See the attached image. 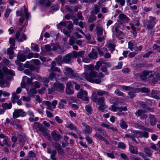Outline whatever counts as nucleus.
Masks as SVG:
<instances>
[{"label": "nucleus", "mask_w": 160, "mask_h": 160, "mask_svg": "<svg viewBox=\"0 0 160 160\" xmlns=\"http://www.w3.org/2000/svg\"><path fill=\"white\" fill-rule=\"evenodd\" d=\"M82 77L87 80L89 81L88 78L91 79H93V78L97 77L98 76V74L97 72L92 71L89 74L87 73H84L82 74Z\"/></svg>", "instance_id": "nucleus-1"}, {"label": "nucleus", "mask_w": 160, "mask_h": 160, "mask_svg": "<svg viewBox=\"0 0 160 160\" xmlns=\"http://www.w3.org/2000/svg\"><path fill=\"white\" fill-rule=\"evenodd\" d=\"M118 22L122 24L124 23H128L130 19L126 15L123 13H120L118 15Z\"/></svg>", "instance_id": "nucleus-2"}, {"label": "nucleus", "mask_w": 160, "mask_h": 160, "mask_svg": "<svg viewBox=\"0 0 160 160\" xmlns=\"http://www.w3.org/2000/svg\"><path fill=\"white\" fill-rule=\"evenodd\" d=\"M88 93L85 90L81 89L77 94V97L84 101H88L89 98L87 96Z\"/></svg>", "instance_id": "nucleus-3"}, {"label": "nucleus", "mask_w": 160, "mask_h": 160, "mask_svg": "<svg viewBox=\"0 0 160 160\" xmlns=\"http://www.w3.org/2000/svg\"><path fill=\"white\" fill-rule=\"evenodd\" d=\"M152 20H147L146 21L145 23V26L148 29H153L156 23L154 21L156 18L154 17L152 18Z\"/></svg>", "instance_id": "nucleus-4"}, {"label": "nucleus", "mask_w": 160, "mask_h": 160, "mask_svg": "<svg viewBox=\"0 0 160 160\" xmlns=\"http://www.w3.org/2000/svg\"><path fill=\"white\" fill-rule=\"evenodd\" d=\"M65 71L68 75V77L70 78L77 77V75L74 72V71L70 67H65L64 68Z\"/></svg>", "instance_id": "nucleus-5"}, {"label": "nucleus", "mask_w": 160, "mask_h": 160, "mask_svg": "<svg viewBox=\"0 0 160 160\" xmlns=\"http://www.w3.org/2000/svg\"><path fill=\"white\" fill-rule=\"evenodd\" d=\"M92 100L95 103H97L98 105H101L104 103V98L102 97L98 98L97 96H93Z\"/></svg>", "instance_id": "nucleus-6"}, {"label": "nucleus", "mask_w": 160, "mask_h": 160, "mask_svg": "<svg viewBox=\"0 0 160 160\" xmlns=\"http://www.w3.org/2000/svg\"><path fill=\"white\" fill-rule=\"evenodd\" d=\"M82 125L85 127V129L83 130V132L86 134H90L92 131V128L88 125L85 122H83L82 123Z\"/></svg>", "instance_id": "nucleus-7"}, {"label": "nucleus", "mask_w": 160, "mask_h": 160, "mask_svg": "<svg viewBox=\"0 0 160 160\" xmlns=\"http://www.w3.org/2000/svg\"><path fill=\"white\" fill-rule=\"evenodd\" d=\"M73 58V55L72 53H69L65 55L62 58V63H69L71 61Z\"/></svg>", "instance_id": "nucleus-8"}, {"label": "nucleus", "mask_w": 160, "mask_h": 160, "mask_svg": "<svg viewBox=\"0 0 160 160\" xmlns=\"http://www.w3.org/2000/svg\"><path fill=\"white\" fill-rule=\"evenodd\" d=\"M42 133L43 136L48 139L50 138V136L48 133V130L46 128L43 127V128L40 131Z\"/></svg>", "instance_id": "nucleus-9"}, {"label": "nucleus", "mask_w": 160, "mask_h": 160, "mask_svg": "<svg viewBox=\"0 0 160 160\" xmlns=\"http://www.w3.org/2000/svg\"><path fill=\"white\" fill-rule=\"evenodd\" d=\"M51 135L55 141H57L59 140L62 138L60 134L57 133L55 131L52 132Z\"/></svg>", "instance_id": "nucleus-10"}, {"label": "nucleus", "mask_w": 160, "mask_h": 160, "mask_svg": "<svg viewBox=\"0 0 160 160\" xmlns=\"http://www.w3.org/2000/svg\"><path fill=\"white\" fill-rule=\"evenodd\" d=\"M53 86L58 91H63L64 89L63 85L61 83H55Z\"/></svg>", "instance_id": "nucleus-11"}, {"label": "nucleus", "mask_w": 160, "mask_h": 160, "mask_svg": "<svg viewBox=\"0 0 160 160\" xmlns=\"http://www.w3.org/2000/svg\"><path fill=\"white\" fill-rule=\"evenodd\" d=\"M22 111V110L21 109H15L13 113V118L15 119L20 116V114Z\"/></svg>", "instance_id": "nucleus-12"}, {"label": "nucleus", "mask_w": 160, "mask_h": 160, "mask_svg": "<svg viewBox=\"0 0 160 160\" xmlns=\"http://www.w3.org/2000/svg\"><path fill=\"white\" fill-rule=\"evenodd\" d=\"M143 151L146 156L148 157H151L152 155V152L151 149L148 147L144 148Z\"/></svg>", "instance_id": "nucleus-13"}, {"label": "nucleus", "mask_w": 160, "mask_h": 160, "mask_svg": "<svg viewBox=\"0 0 160 160\" xmlns=\"http://www.w3.org/2000/svg\"><path fill=\"white\" fill-rule=\"evenodd\" d=\"M3 69L5 74L12 76L14 75V72L12 70H8L6 67H4Z\"/></svg>", "instance_id": "nucleus-14"}, {"label": "nucleus", "mask_w": 160, "mask_h": 160, "mask_svg": "<svg viewBox=\"0 0 160 160\" xmlns=\"http://www.w3.org/2000/svg\"><path fill=\"white\" fill-rule=\"evenodd\" d=\"M18 138L21 144L22 145H24L26 140L25 135L23 134H19L18 135Z\"/></svg>", "instance_id": "nucleus-15"}, {"label": "nucleus", "mask_w": 160, "mask_h": 160, "mask_svg": "<svg viewBox=\"0 0 160 160\" xmlns=\"http://www.w3.org/2000/svg\"><path fill=\"white\" fill-rule=\"evenodd\" d=\"M84 53V51H80L79 52L73 51L72 55H73V57L75 58L79 57L83 58Z\"/></svg>", "instance_id": "nucleus-16"}, {"label": "nucleus", "mask_w": 160, "mask_h": 160, "mask_svg": "<svg viewBox=\"0 0 160 160\" xmlns=\"http://www.w3.org/2000/svg\"><path fill=\"white\" fill-rule=\"evenodd\" d=\"M150 118V123L152 125H154L156 123V120L153 115H149Z\"/></svg>", "instance_id": "nucleus-17"}, {"label": "nucleus", "mask_w": 160, "mask_h": 160, "mask_svg": "<svg viewBox=\"0 0 160 160\" xmlns=\"http://www.w3.org/2000/svg\"><path fill=\"white\" fill-rule=\"evenodd\" d=\"M33 127L35 129L38 130L40 131L43 128V126L42 124H40L38 122H37L33 124Z\"/></svg>", "instance_id": "nucleus-18"}, {"label": "nucleus", "mask_w": 160, "mask_h": 160, "mask_svg": "<svg viewBox=\"0 0 160 160\" xmlns=\"http://www.w3.org/2000/svg\"><path fill=\"white\" fill-rule=\"evenodd\" d=\"M100 7L97 5H95L94 9L91 12V14H97L100 12Z\"/></svg>", "instance_id": "nucleus-19"}, {"label": "nucleus", "mask_w": 160, "mask_h": 160, "mask_svg": "<svg viewBox=\"0 0 160 160\" xmlns=\"http://www.w3.org/2000/svg\"><path fill=\"white\" fill-rule=\"evenodd\" d=\"M96 34L98 36H101L102 34L103 28L102 27L97 26L96 27Z\"/></svg>", "instance_id": "nucleus-20"}, {"label": "nucleus", "mask_w": 160, "mask_h": 160, "mask_svg": "<svg viewBox=\"0 0 160 160\" xmlns=\"http://www.w3.org/2000/svg\"><path fill=\"white\" fill-rule=\"evenodd\" d=\"M129 150L130 152L133 154H137L138 150L137 148H135L132 145H131L129 146Z\"/></svg>", "instance_id": "nucleus-21"}, {"label": "nucleus", "mask_w": 160, "mask_h": 160, "mask_svg": "<svg viewBox=\"0 0 160 160\" xmlns=\"http://www.w3.org/2000/svg\"><path fill=\"white\" fill-rule=\"evenodd\" d=\"M97 93L100 96H102L103 95L107 96L109 95V94L108 92L103 90H98L97 91Z\"/></svg>", "instance_id": "nucleus-22"}, {"label": "nucleus", "mask_w": 160, "mask_h": 160, "mask_svg": "<svg viewBox=\"0 0 160 160\" xmlns=\"http://www.w3.org/2000/svg\"><path fill=\"white\" fill-rule=\"evenodd\" d=\"M37 91L36 88H33L30 89L29 92V94L30 97H34V94L37 93Z\"/></svg>", "instance_id": "nucleus-23"}, {"label": "nucleus", "mask_w": 160, "mask_h": 160, "mask_svg": "<svg viewBox=\"0 0 160 160\" xmlns=\"http://www.w3.org/2000/svg\"><path fill=\"white\" fill-rule=\"evenodd\" d=\"M72 86H67L66 92L68 94H72L74 93V91L72 89Z\"/></svg>", "instance_id": "nucleus-24"}, {"label": "nucleus", "mask_w": 160, "mask_h": 160, "mask_svg": "<svg viewBox=\"0 0 160 160\" xmlns=\"http://www.w3.org/2000/svg\"><path fill=\"white\" fill-rule=\"evenodd\" d=\"M19 98V96L15 93L14 92L12 94V97L11 98V101L13 103H15L16 102V100L18 99Z\"/></svg>", "instance_id": "nucleus-25"}, {"label": "nucleus", "mask_w": 160, "mask_h": 160, "mask_svg": "<svg viewBox=\"0 0 160 160\" xmlns=\"http://www.w3.org/2000/svg\"><path fill=\"white\" fill-rule=\"evenodd\" d=\"M48 71L50 72H53L54 71L58 72H61V70L59 68L54 67H51L50 69H49Z\"/></svg>", "instance_id": "nucleus-26"}, {"label": "nucleus", "mask_w": 160, "mask_h": 160, "mask_svg": "<svg viewBox=\"0 0 160 160\" xmlns=\"http://www.w3.org/2000/svg\"><path fill=\"white\" fill-rule=\"evenodd\" d=\"M2 106L5 109H10L12 107V104L11 103H3L2 104Z\"/></svg>", "instance_id": "nucleus-27"}, {"label": "nucleus", "mask_w": 160, "mask_h": 160, "mask_svg": "<svg viewBox=\"0 0 160 160\" xmlns=\"http://www.w3.org/2000/svg\"><path fill=\"white\" fill-rule=\"evenodd\" d=\"M95 130H97L100 133L102 134V135L106 137L107 136V134L105 131L102 129L101 128H95Z\"/></svg>", "instance_id": "nucleus-28"}, {"label": "nucleus", "mask_w": 160, "mask_h": 160, "mask_svg": "<svg viewBox=\"0 0 160 160\" xmlns=\"http://www.w3.org/2000/svg\"><path fill=\"white\" fill-rule=\"evenodd\" d=\"M137 127L138 128L142 130L146 131L148 132H151V129L148 128H145L144 126L140 125V124H137Z\"/></svg>", "instance_id": "nucleus-29"}, {"label": "nucleus", "mask_w": 160, "mask_h": 160, "mask_svg": "<svg viewBox=\"0 0 160 160\" xmlns=\"http://www.w3.org/2000/svg\"><path fill=\"white\" fill-rule=\"evenodd\" d=\"M88 80L89 82L92 83H95L97 84H99L101 82V79L99 78L93 79H91L88 78Z\"/></svg>", "instance_id": "nucleus-30"}, {"label": "nucleus", "mask_w": 160, "mask_h": 160, "mask_svg": "<svg viewBox=\"0 0 160 160\" xmlns=\"http://www.w3.org/2000/svg\"><path fill=\"white\" fill-rule=\"evenodd\" d=\"M55 60L58 65H61L62 63V56L59 55L55 58Z\"/></svg>", "instance_id": "nucleus-31"}, {"label": "nucleus", "mask_w": 160, "mask_h": 160, "mask_svg": "<svg viewBox=\"0 0 160 160\" xmlns=\"http://www.w3.org/2000/svg\"><path fill=\"white\" fill-rule=\"evenodd\" d=\"M120 124V127L123 129H126L127 128L128 125L127 123L124 121L121 120Z\"/></svg>", "instance_id": "nucleus-32"}, {"label": "nucleus", "mask_w": 160, "mask_h": 160, "mask_svg": "<svg viewBox=\"0 0 160 160\" xmlns=\"http://www.w3.org/2000/svg\"><path fill=\"white\" fill-rule=\"evenodd\" d=\"M48 78L46 77H44L42 79V82L43 83L44 86L47 87L48 86V83L49 82V80Z\"/></svg>", "instance_id": "nucleus-33"}, {"label": "nucleus", "mask_w": 160, "mask_h": 160, "mask_svg": "<svg viewBox=\"0 0 160 160\" xmlns=\"http://www.w3.org/2000/svg\"><path fill=\"white\" fill-rule=\"evenodd\" d=\"M146 112V111L143 110H138L137 111L135 112V115L138 117H141L142 114Z\"/></svg>", "instance_id": "nucleus-34"}, {"label": "nucleus", "mask_w": 160, "mask_h": 160, "mask_svg": "<svg viewBox=\"0 0 160 160\" xmlns=\"http://www.w3.org/2000/svg\"><path fill=\"white\" fill-rule=\"evenodd\" d=\"M157 91L155 90H152L151 93V96L152 97L156 99H160L159 96L157 95Z\"/></svg>", "instance_id": "nucleus-35"}, {"label": "nucleus", "mask_w": 160, "mask_h": 160, "mask_svg": "<svg viewBox=\"0 0 160 160\" xmlns=\"http://www.w3.org/2000/svg\"><path fill=\"white\" fill-rule=\"evenodd\" d=\"M66 127L69 128L71 130L76 131L77 130L76 126L72 123L66 126Z\"/></svg>", "instance_id": "nucleus-36"}, {"label": "nucleus", "mask_w": 160, "mask_h": 160, "mask_svg": "<svg viewBox=\"0 0 160 160\" xmlns=\"http://www.w3.org/2000/svg\"><path fill=\"white\" fill-rule=\"evenodd\" d=\"M15 49V47L13 48L12 46H10V48L7 50V53L9 55H12L14 52L13 50Z\"/></svg>", "instance_id": "nucleus-37"}, {"label": "nucleus", "mask_w": 160, "mask_h": 160, "mask_svg": "<svg viewBox=\"0 0 160 160\" xmlns=\"http://www.w3.org/2000/svg\"><path fill=\"white\" fill-rule=\"evenodd\" d=\"M139 91L142 92L149 93L150 92V90L148 88L143 87L139 89Z\"/></svg>", "instance_id": "nucleus-38"}, {"label": "nucleus", "mask_w": 160, "mask_h": 160, "mask_svg": "<svg viewBox=\"0 0 160 160\" xmlns=\"http://www.w3.org/2000/svg\"><path fill=\"white\" fill-rule=\"evenodd\" d=\"M89 17L88 19V22L89 23H91L93 22V21H95L96 18V16L95 15L93 14H92Z\"/></svg>", "instance_id": "nucleus-39"}, {"label": "nucleus", "mask_w": 160, "mask_h": 160, "mask_svg": "<svg viewBox=\"0 0 160 160\" xmlns=\"http://www.w3.org/2000/svg\"><path fill=\"white\" fill-rule=\"evenodd\" d=\"M88 56L92 59H95L97 57V53L96 52H91L88 54Z\"/></svg>", "instance_id": "nucleus-40"}, {"label": "nucleus", "mask_w": 160, "mask_h": 160, "mask_svg": "<svg viewBox=\"0 0 160 160\" xmlns=\"http://www.w3.org/2000/svg\"><path fill=\"white\" fill-rule=\"evenodd\" d=\"M18 59L20 61L23 62L25 61L26 58L25 55L22 54H21L18 56Z\"/></svg>", "instance_id": "nucleus-41"}, {"label": "nucleus", "mask_w": 160, "mask_h": 160, "mask_svg": "<svg viewBox=\"0 0 160 160\" xmlns=\"http://www.w3.org/2000/svg\"><path fill=\"white\" fill-rule=\"evenodd\" d=\"M71 100V102H76V103H79L80 102L79 100L76 97H70L69 99Z\"/></svg>", "instance_id": "nucleus-42"}, {"label": "nucleus", "mask_w": 160, "mask_h": 160, "mask_svg": "<svg viewBox=\"0 0 160 160\" xmlns=\"http://www.w3.org/2000/svg\"><path fill=\"white\" fill-rule=\"evenodd\" d=\"M113 103L115 105H118L119 104H121V100L118 98H115L113 99Z\"/></svg>", "instance_id": "nucleus-43"}, {"label": "nucleus", "mask_w": 160, "mask_h": 160, "mask_svg": "<svg viewBox=\"0 0 160 160\" xmlns=\"http://www.w3.org/2000/svg\"><path fill=\"white\" fill-rule=\"evenodd\" d=\"M66 101L65 100H61L59 102L58 108L60 109L63 108L64 107V103H66Z\"/></svg>", "instance_id": "nucleus-44"}, {"label": "nucleus", "mask_w": 160, "mask_h": 160, "mask_svg": "<svg viewBox=\"0 0 160 160\" xmlns=\"http://www.w3.org/2000/svg\"><path fill=\"white\" fill-rule=\"evenodd\" d=\"M59 8L58 6L56 5L54 6H52L50 9V12H55L58 10Z\"/></svg>", "instance_id": "nucleus-45"}, {"label": "nucleus", "mask_w": 160, "mask_h": 160, "mask_svg": "<svg viewBox=\"0 0 160 160\" xmlns=\"http://www.w3.org/2000/svg\"><path fill=\"white\" fill-rule=\"evenodd\" d=\"M20 34V32L18 31L16 32L15 34V38L17 41L19 42H22V40L21 38H19Z\"/></svg>", "instance_id": "nucleus-46"}, {"label": "nucleus", "mask_w": 160, "mask_h": 160, "mask_svg": "<svg viewBox=\"0 0 160 160\" xmlns=\"http://www.w3.org/2000/svg\"><path fill=\"white\" fill-rule=\"evenodd\" d=\"M52 154L50 156L52 160H56V158L55 157V156L57 153L56 150L54 149L53 150L52 152Z\"/></svg>", "instance_id": "nucleus-47"}, {"label": "nucleus", "mask_w": 160, "mask_h": 160, "mask_svg": "<svg viewBox=\"0 0 160 160\" xmlns=\"http://www.w3.org/2000/svg\"><path fill=\"white\" fill-rule=\"evenodd\" d=\"M85 108L87 112L90 114H91L92 109L91 106L89 105H87L85 106Z\"/></svg>", "instance_id": "nucleus-48"}, {"label": "nucleus", "mask_w": 160, "mask_h": 160, "mask_svg": "<svg viewBox=\"0 0 160 160\" xmlns=\"http://www.w3.org/2000/svg\"><path fill=\"white\" fill-rule=\"evenodd\" d=\"M28 154L29 155L28 157L31 158H33L34 159H37V158H36V155L35 153H34V152H33V151H29L28 152Z\"/></svg>", "instance_id": "nucleus-49"}, {"label": "nucleus", "mask_w": 160, "mask_h": 160, "mask_svg": "<svg viewBox=\"0 0 160 160\" xmlns=\"http://www.w3.org/2000/svg\"><path fill=\"white\" fill-rule=\"evenodd\" d=\"M71 31L69 30L64 29L63 30V33L67 37H70L71 35Z\"/></svg>", "instance_id": "nucleus-50"}, {"label": "nucleus", "mask_w": 160, "mask_h": 160, "mask_svg": "<svg viewBox=\"0 0 160 160\" xmlns=\"http://www.w3.org/2000/svg\"><path fill=\"white\" fill-rule=\"evenodd\" d=\"M9 43L11 44L10 46H12V47H13V48L15 47V39L12 38H11L9 39Z\"/></svg>", "instance_id": "nucleus-51"}, {"label": "nucleus", "mask_w": 160, "mask_h": 160, "mask_svg": "<svg viewBox=\"0 0 160 160\" xmlns=\"http://www.w3.org/2000/svg\"><path fill=\"white\" fill-rule=\"evenodd\" d=\"M116 36L118 38L120 39H121L123 38V37L124 36V35L123 34V32L120 31L118 32L116 34Z\"/></svg>", "instance_id": "nucleus-52"}, {"label": "nucleus", "mask_w": 160, "mask_h": 160, "mask_svg": "<svg viewBox=\"0 0 160 160\" xmlns=\"http://www.w3.org/2000/svg\"><path fill=\"white\" fill-rule=\"evenodd\" d=\"M24 12L25 14L26 18L27 19H28L31 16L30 13L28 12V9L26 8H24Z\"/></svg>", "instance_id": "nucleus-53"}, {"label": "nucleus", "mask_w": 160, "mask_h": 160, "mask_svg": "<svg viewBox=\"0 0 160 160\" xmlns=\"http://www.w3.org/2000/svg\"><path fill=\"white\" fill-rule=\"evenodd\" d=\"M140 105H144V107H143V108L146 109L147 110L149 111L152 112H154V110L152 108H151L144 104V103H141L140 104Z\"/></svg>", "instance_id": "nucleus-54"}, {"label": "nucleus", "mask_w": 160, "mask_h": 160, "mask_svg": "<svg viewBox=\"0 0 160 160\" xmlns=\"http://www.w3.org/2000/svg\"><path fill=\"white\" fill-rule=\"evenodd\" d=\"M32 85L36 88H39L40 87V84L39 82L38 81H36L32 83Z\"/></svg>", "instance_id": "nucleus-55"}, {"label": "nucleus", "mask_w": 160, "mask_h": 160, "mask_svg": "<svg viewBox=\"0 0 160 160\" xmlns=\"http://www.w3.org/2000/svg\"><path fill=\"white\" fill-rule=\"evenodd\" d=\"M32 48H33V50L36 52H38L39 48L38 45H35L34 43H32L31 44Z\"/></svg>", "instance_id": "nucleus-56"}, {"label": "nucleus", "mask_w": 160, "mask_h": 160, "mask_svg": "<svg viewBox=\"0 0 160 160\" xmlns=\"http://www.w3.org/2000/svg\"><path fill=\"white\" fill-rule=\"evenodd\" d=\"M15 62L17 65L19 66V67L18 68V69L19 70H22L23 69V67H21V66L22 65V63H20L19 60H16Z\"/></svg>", "instance_id": "nucleus-57"}, {"label": "nucleus", "mask_w": 160, "mask_h": 160, "mask_svg": "<svg viewBox=\"0 0 160 160\" xmlns=\"http://www.w3.org/2000/svg\"><path fill=\"white\" fill-rule=\"evenodd\" d=\"M120 27V25L118 24H116V25L113 26V28H114L115 32L116 33V34L120 31L119 29Z\"/></svg>", "instance_id": "nucleus-58"}, {"label": "nucleus", "mask_w": 160, "mask_h": 160, "mask_svg": "<svg viewBox=\"0 0 160 160\" xmlns=\"http://www.w3.org/2000/svg\"><path fill=\"white\" fill-rule=\"evenodd\" d=\"M56 77V73L53 72H51L48 76V78L49 79L52 80Z\"/></svg>", "instance_id": "nucleus-59"}, {"label": "nucleus", "mask_w": 160, "mask_h": 160, "mask_svg": "<svg viewBox=\"0 0 160 160\" xmlns=\"http://www.w3.org/2000/svg\"><path fill=\"white\" fill-rule=\"evenodd\" d=\"M99 106L98 107L99 110L102 112L104 111L105 109L106 108V106L105 105V104L99 105Z\"/></svg>", "instance_id": "nucleus-60"}, {"label": "nucleus", "mask_w": 160, "mask_h": 160, "mask_svg": "<svg viewBox=\"0 0 160 160\" xmlns=\"http://www.w3.org/2000/svg\"><path fill=\"white\" fill-rule=\"evenodd\" d=\"M55 88L53 86V87H51V88H49L48 89V94H50L56 90Z\"/></svg>", "instance_id": "nucleus-61"}, {"label": "nucleus", "mask_w": 160, "mask_h": 160, "mask_svg": "<svg viewBox=\"0 0 160 160\" xmlns=\"http://www.w3.org/2000/svg\"><path fill=\"white\" fill-rule=\"evenodd\" d=\"M11 10L10 9L7 8L6 9L5 13L4 14V16L6 18H8L10 13Z\"/></svg>", "instance_id": "nucleus-62"}, {"label": "nucleus", "mask_w": 160, "mask_h": 160, "mask_svg": "<svg viewBox=\"0 0 160 160\" xmlns=\"http://www.w3.org/2000/svg\"><path fill=\"white\" fill-rule=\"evenodd\" d=\"M66 25V22H60L59 24L57 25L58 28V29H60L61 28V26H65Z\"/></svg>", "instance_id": "nucleus-63"}, {"label": "nucleus", "mask_w": 160, "mask_h": 160, "mask_svg": "<svg viewBox=\"0 0 160 160\" xmlns=\"http://www.w3.org/2000/svg\"><path fill=\"white\" fill-rule=\"evenodd\" d=\"M154 49L157 50L159 52H160V46L156 44H154L153 46Z\"/></svg>", "instance_id": "nucleus-64"}]
</instances>
